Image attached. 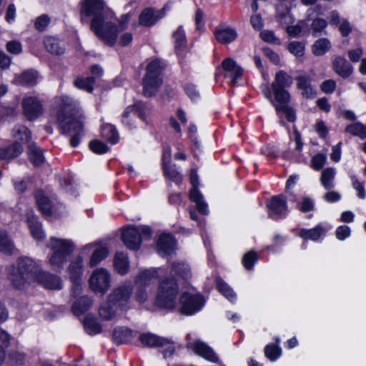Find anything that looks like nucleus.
<instances>
[{
	"label": "nucleus",
	"mask_w": 366,
	"mask_h": 366,
	"mask_svg": "<svg viewBox=\"0 0 366 366\" xmlns=\"http://www.w3.org/2000/svg\"><path fill=\"white\" fill-rule=\"evenodd\" d=\"M35 197L39 209L42 214L45 217H50L54 212L51 200L42 191H37Z\"/></svg>",
	"instance_id": "obj_25"
},
{
	"label": "nucleus",
	"mask_w": 366,
	"mask_h": 366,
	"mask_svg": "<svg viewBox=\"0 0 366 366\" xmlns=\"http://www.w3.org/2000/svg\"><path fill=\"white\" fill-rule=\"evenodd\" d=\"M92 305V300L88 296H83L74 302L71 310L76 315H81L86 312Z\"/></svg>",
	"instance_id": "obj_32"
},
{
	"label": "nucleus",
	"mask_w": 366,
	"mask_h": 366,
	"mask_svg": "<svg viewBox=\"0 0 366 366\" xmlns=\"http://www.w3.org/2000/svg\"><path fill=\"white\" fill-rule=\"evenodd\" d=\"M351 179L354 189L358 192V197L361 199H365L366 194L364 186L358 181L356 177L353 176Z\"/></svg>",
	"instance_id": "obj_61"
},
{
	"label": "nucleus",
	"mask_w": 366,
	"mask_h": 366,
	"mask_svg": "<svg viewBox=\"0 0 366 366\" xmlns=\"http://www.w3.org/2000/svg\"><path fill=\"white\" fill-rule=\"evenodd\" d=\"M178 285L174 278H165L159 282L158 293L155 300L157 306L172 310L176 305Z\"/></svg>",
	"instance_id": "obj_6"
},
{
	"label": "nucleus",
	"mask_w": 366,
	"mask_h": 366,
	"mask_svg": "<svg viewBox=\"0 0 366 366\" xmlns=\"http://www.w3.org/2000/svg\"><path fill=\"white\" fill-rule=\"evenodd\" d=\"M30 159L35 166H40L44 162L43 152L35 143L31 142L28 146Z\"/></svg>",
	"instance_id": "obj_36"
},
{
	"label": "nucleus",
	"mask_w": 366,
	"mask_h": 366,
	"mask_svg": "<svg viewBox=\"0 0 366 366\" xmlns=\"http://www.w3.org/2000/svg\"><path fill=\"white\" fill-rule=\"evenodd\" d=\"M147 109L145 104L138 102L134 105L129 106L124 110L122 114V123L127 126L129 129L132 128V124L128 120L130 113L137 112L142 119H145V113L144 111Z\"/></svg>",
	"instance_id": "obj_27"
},
{
	"label": "nucleus",
	"mask_w": 366,
	"mask_h": 366,
	"mask_svg": "<svg viewBox=\"0 0 366 366\" xmlns=\"http://www.w3.org/2000/svg\"><path fill=\"white\" fill-rule=\"evenodd\" d=\"M27 223L31 234L34 239L41 240L44 238L45 235L41 224L37 220V217L33 212L27 214Z\"/></svg>",
	"instance_id": "obj_26"
},
{
	"label": "nucleus",
	"mask_w": 366,
	"mask_h": 366,
	"mask_svg": "<svg viewBox=\"0 0 366 366\" xmlns=\"http://www.w3.org/2000/svg\"><path fill=\"white\" fill-rule=\"evenodd\" d=\"M161 18L162 16L159 14V11L148 8L142 11L139 15V20L140 24L150 26L154 25Z\"/></svg>",
	"instance_id": "obj_28"
},
{
	"label": "nucleus",
	"mask_w": 366,
	"mask_h": 366,
	"mask_svg": "<svg viewBox=\"0 0 366 366\" xmlns=\"http://www.w3.org/2000/svg\"><path fill=\"white\" fill-rule=\"evenodd\" d=\"M163 171L164 175L166 178L169 179L171 181H173L175 183H179L182 180V177L180 173L176 169L175 165H171L170 164H167V165H164Z\"/></svg>",
	"instance_id": "obj_48"
},
{
	"label": "nucleus",
	"mask_w": 366,
	"mask_h": 366,
	"mask_svg": "<svg viewBox=\"0 0 366 366\" xmlns=\"http://www.w3.org/2000/svg\"><path fill=\"white\" fill-rule=\"evenodd\" d=\"M261 39L268 43L280 45V39L274 35L272 31L264 30L260 33Z\"/></svg>",
	"instance_id": "obj_58"
},
{
	"label": "nucleus",
	"mask_w": 366,
	"mask_h": 366,
	"mask_svg": "<svg viewBox=\"0 0 366 366\" xmlns=\"http://www.w3.org/2000/svg\"><path fill=\"white\" fill-rule=\"evenodd\" d=\"M132 291V286L130 283H125L116 287L108 296L110 304L118 309L124 310L131 297Z\"/></svg>",
	"instance_id": "obj_9"
},
{
	"label": "nucleus",
	"mask_w": 366,
	"mask_h": 366,
	"mask_svg": "<svg viewBox=\"0 0 366 366\" xmlns=\"http://www.w3.org/2000/svg\"><path fill=\"white\" fill-rule=\"evenodd\" d=\"M24 149L19 142H14L7 147L0 148V160H11L19 157Z\"/></svg>",
	"instance_id": "obj_24"
},
{
	"label": "nucleus",
	"mask_w": 366,
	"mask_h": 366,
	"mask_svg": "<svg viewBox=\"0 0 366 366\" xmlns=\"http://www.w3.org/2000/svg\"><path fill=\"white\" fill-rule=\"evenodd\" d=\"M324 228L321 225H317L313 229H302L300 232V236L304 239L317 240L324 233Z\"/></svg>",
	"instance_id": "obj_40"
},
{
	"label": "nucleus",
	"mask_w": 366,
	"mask_h": 366,
	"mask_svg": "<svg viewBox=\"0 0 366 366\" xmlns=\"http://www.w3.org/2000/svg\"><path fill=\"white\" fill-rule=\"evenodd\" d=\"M114 264L115 269L119 274H126L129 267V260L127 255L124 252H117L114 257Z\"/></svg>",
	"instance_id": "obj_38"
},
{
	"label": "nucleus",
	"mask_w": 366,
	"mask_h": 366,
	"mask_svg": "<svg viewBox=\"0 0 366 366\" xmlns=\"http://www.w3.org/2000/svg\"><path fill=\"white\" fill-rule=\"evenodd\" d=\"M46 49L51 54L60 55L64 53V49L59 46L57 39L51 36H47L44 39Z\"/></svg>",
	"instance_id": "obj_44"
},
{
	"label": "nucleus",
	"mask_w": 366,
	"mask_h": 366,
	"mask_svg": "<svg viewBox=\"0 0 366 366\" xmlns=\"http://www.w3.org/2000/svg\"><path fill=\"white\" fill-rule=\"evenodd\" d=\"M84 326L86 332L90 335H97L101 332V326L97 320L91 317H86L84 322Z\"/></svg>",
	"instance_id": "obj_50"
},
{
	"label": "nucleus",
	"mask_w": 366,
	"mask_h": 366,
	"mask_svg": "<svg viewBox=\"0 0 366 366\" xmlns=\"http://www.w3.org/2000/svg\"><path fill=\"white\" fill-rule=\"evenodd\" d=\"M264 355L269 360L274 361L280 356L281 349L277 345H267L264 348Z\"/></svg>",
	"instance_id": "obj_51"
},
{
	"label": "nucleus",
	"mask_w": 366,
	"mask_h": 366,
	"mask_svg": "<svg viewBox=\"0 0 366 366\" xmlns=\"http://www.w3.org/2000/svg\"><path fill=\"white\" fill-rule=\"evenodd\" d=\"M35 282L48 290H60L62 288V281L59 276L43 271L41 269H40Z\"/></svg>",
	"instance_id": "obj_15"
},
{
	"label": "nucleus",
	"mask_w": 366,
	"mask_h": 366,
	"mask_svg": "<svg viewBox=\"0 0 366 366\" xmlns=\"http://www.w3.org/2000/svg\"><path fill=\"white\" fill-rule=\"evenodd\" d=\"M345 132L365 139H366V124L364 125L360 122L351 124L346 127Z\"/></svg>",
	"instance_id": "obj_45"
},
{
	"label": "nucleus",
	"mask_w": 366,
	"mask_h": 366,
	"mask_svg": "<svg viewBox=\"0 0 366 366\" xmlns=\"http://www.w3.org/2000/svg\"><path fill=\"white\" fill-rule=\"evenodd\" d=\"M81 15L82 21L85 17H92L90 27L98 38L109 46L115 44L118 35L117 27L108 20L102 0H84Z\"/></svg>",
	"instance_id": "obj_2"
},
{
	"label": "nucleus",
	"mask_w": 366,
	"mask_h": 366,
	"mask_svg": "<svg viewBox=\"0 0 366 366\" xmlns=\"http://www.w3.org/2000/svg\"><path fill=\"white\" fill-rule=\"evenodd\" d=\"M109 251L105 247H98L93 252L89 260V266L93 267L98 264L102 260L105 259L108 255Z\"/></svg>",
	"instance_id": "obj_46"
},
{
	"label": "nucleus",
	"mask_w": 366,
	"mask_h": 366,
	"mask_svg": "<svg viewBox=\"0 0 366 366\" xmlns=\"http://www.w3.org/2000/svg\"><path fill=\"white\" fill-rule=\"evenodd\" d=\"M38 76L39 75L36 71L28 69L19 75H16L13 81L16 84L33 86L36 84Z\"/></svg>",
	"instance_id": "obj_21"
},
{
	"label": "nucleus",
	"mask_w": 366,
	"mask_h": 366,
	"mask_svg": "<svg viewBox=\"0 0 366 366\" xmlns=\"http://www.w3.org/2000/svg\"><path fill=\"white\" fill-rule=\"evenodd\" d=\"M50 17L46 14H42L37 17L34 22V27L39 31H43L50 23Z\"/></svg>",
	"instance_id": "obj_57"
},
{
	"label": "nucleus",
	"mask_w": 366,
	"mask_h": 366,
	"mask_svg": "<svg viewBox=\"0 0 366 366\" xmlns=\"http://www.w3.org/2000/svg\"><path fill=\"white\" fill-rule=\"evenodd\" d=\"M170 273L187 280L191 277V271L189 265L184 262L175 261L172 263Z\"/></svg>",
	"instance_id": "obj_31"
},
{
	"label": "nucleus",
	"mask_w": 366,
	"mask_h": 366,
	"mask_svg": "<svg viewBox=\"0 0 366 366\" xmlns=\"http://www.w3.org/2000/svg\"><path fill=\"white\" fill-rule=\"evenodd\" d=\"M190 182L192 188L189 192V198L191 201L196 204L197 209L202 214H207V205L203 199L202 194L198 190L199 178L197 169H192L190 172Z\"/></svg>",
	"instance_id": "obj_11"
},
{
	"label": "nucleus",
	"mask_w": 366,
	"mask_h": 366,
	"mask_svg": "<svg viewBox=\"0 0 366 366\" xmlns=\"http://www.w3.org/2000/svg\"><path fill=\"white\" fill-rule=\"evenodd\" d=\"M16 251L14 242L7 232L0 228V252L6 255H11Z\"/></svg>",
	"instance_id": "obj_29"
},
{
	"label": "nucleus",
	"mask_w": 366,
	"mask_h": 366,
	"mask_svg": "<svg viewBox=\"0 0 366 366\" xmlns=\"http://www.w3.org/2000/svg\"><path fill=\"white\" fill-rule=\"evenodd\" d=\"M336 81L333 79H328L324 81L321 85V90L325 94H332L336 89Z\"/></svg>",
	"instance_id": "obj_59"
},
{
	"label": "nucleus",
	"mask_w": 366,
	"mask_h": 366,
	"mask_svg": "<svg viewBox=\"0 0 366 366\" xmlns=\"http://www.w3.org/2000/svg\"><path fill=\"white\" fill-rule=\"evenodd\" d=\"M113 337L117 343H126L132 340V331L127 327H118L114 329Z\"/></svg>",
	"instance_id": "obj_37"
},
{
	"label": "nucleus",
	"mask_w": 366,
	"mask_h": 366,
	"mask_svg": "<svg viewBox=\"0 0 366 366\" xmlns=\"http://www.w3.org/2000/svg\"><path fill=\"white\" fill-rule=\"evenodd\" d=\"M347 54L351 61L358 62L363 54V51L361 48L351 49L347 51Z\"/></svg>",
	"instance_id": "obj_63"
},
{
	"label": "nucleus",
	"mask_w": 366,
	"mask_h": 366,
	"mask_svg": "<svg viewBox=\"0 0 366 366\" xmlns=\"http://www.w3.org/2000/svg\"><path fill=\"white\" fill-rule=\"evenodd\" d=\"M89 283L92 291L103 295L110 287V275L104 268L97 269L92 272Z\"/></svg>",
	"instance_id": "obj_10"
},
{
	"label": "nucleus",
	"mask_w": 366,
	"mask_h": 366,
	"mask_svg": "<svg viewBox=\"0 0 366 366\" xmlns=\"http://www.w3.org/2000/svg\"><path fill=\"white\" fill-rule=\"evenodd\" d=\"M257 259V254L254 251H250L244 255L242 258V264L247 269L250 270Z\"/></svg>",
	"instance_id": "obj_54"
},
{
	"label": "nucleus",
	"mask_w": 366,
	"mask_h": 366,
	"mask_svg": "<svg viewBox=\"0 0 366 366\" xmlns=\"http://www.w3.org/2000/svg\"><path fill=\"white\" fill-rule=\"evenodd\" d=\"M292 83V76L285 71L281 70L276 74L274 80L272 84V89L275 101L290 100V94L286 89L289 88Z\"/></svg>",
	"instance_id": "obj_7"
},
{
	"label": "nucleus",
	"mask_w": 366,
	"mask_h": 366,
	"mask_svg": "<svg viewBox=\"0 0 366 366\" xmlns=\"http://www.w3.org/2000/svg\"><path fill=\"white\" fill-rule=\"evenodd\" d=\"M335 174V169L332 167H327L322 172L320 182L325 189L330 190L334 187L333 182Z\"/></svg>",
	"instance_id": "obj_34"
},
{
	"label": "nucleus",
	"mask_w": 366,
	"mask_h": 366,
	"mask_svg": "<svg viewBox=\"0 0 366 366\" xmlns=\"http://www.w3.org/2000/svg\"><path fill=\"white\" fill-rule=\"evenodd\" d=\"M300 209L302 212H308L314 209V204L311 199L305 197L300 206Z\"/></svg>",
	"instance_id": "obj_64"
},
{
	"label": "nucleus",
	"mask_w": 366,
	"mask_h": 366,
	"mask_svg": "<svg viewBox=\"0 0 366 366\" xmlns=\"http://www.w3.org/2000/svg\"><path fill=\"white\" fill-rule=\"evenodd\" d=\"M159 275V269L151 268L140 272L136 278L135 282L137 287L149 285L154 280H157Z\"/></svg>",
	"instance_id": "obj_23"
},
{
	"label": "nucleus",
	"mask_w": 366,
	"mask_h": 366,
	"mask_svg": "<svg viewBox=\"0 0 366 366\" xmlns=\"http://www.w3.org/2000/svg\"><path fill=\"white\" fill-rule=\"evenodd\" d=\"M122 240L128 249L138 250L142 243L140 230L137 227L125 228L122 233Z\"/></svg>",
	"instance_id": "obj_14"
},
{
	"label": "nucleus",
	"mask_w": 366,
	"mask_h": 366,
	"mask_svg": "<svg viewBox=\"0 0 366 366\" xmlns=\"http://www.w3.org/2000/svg\"><path fill=\"white\" fill-rule=\"evenodd\" d=\"M61 99L56 121L61 133L70 137V145L76 147L84 135L85 116L79 104L73 99L64 96Z\"/></svg>",
	"instance_id": "obj_1"
},
{
	"label": "nucleus",
	"mask_w": 366,
	"mask_h": 366,
	"mask_svg": "<svg viewBox=\"0 0 366 366\" xmlns=\"http://www.w3.org/2000/svg\"><path fill=\"white\" fill-rule=\"evenodd\" d=\"M287 49L293 55L300 57L305 54V44L300 41H292L287 46Z\"/></svg>",
	"instance_id": "obj_52"
},
{
	"label": "nucleus",
	"mask_w": 366,
	"mask_h": 366,
	"mask_svg": "<svg viewBox=\"0 0 366 366\" xmlns=\"http://www.w3.org/2000/svg\"><path fill=\"white\" fill-rule=\"evenodd\" d=\"M181 312L186 315H192L199 311L205 303L200 294L184 292L180 297Z\"/></svg>",
	"instance_id": "obj_8"
},
{
	"label": "nucleus",
	"mask_w": 366,
	"mask_h": 366,
	"mask_svg": "<svg viewBox=\"0 0 366 366\" xmlns=\"http://www.w3.org/2000/svg\"><path fill=\"white\" fill-rule=\"evenodd\" d=\"M12 137L15 142L29 143L31 132L24 125H16L12 130Z\"/></svg>",
	"instance_id": "obj_33"
},
{
	"label": "nucleus",
	"mask_w": 366,
	"mask_h": 366,
	"mask_svg": "<svg viewBox=\"0 0 366 366\" xmlns=\"http://www.w3.org/2000/svg\"><path fill=\"white\" fill-rule=\"evenodd\" d=\"M222 66L225 71L224 76L231 78V84L234 86L237 79L242 76L243 69L231 58L224 59L222 63Z\"/></svg>",
	"instance_id": "obj_17"
},
{
	"label": "nucleus",
	"mask_w": 366,
	"mask_h": 366,
	"mask_svg": "<svg viewBox=\"0 0 366 366\" xmlns=\"http://www.w3.org/2000/svg\"><path fill=\"white\" fill-rule=\"evenodd\" d=\"M139 340L144 346L148 347H163L164 345L168 343V338L151 332L141 334Z\"/></svg>",
	"instance_id": "obj_20"
},
{
	"label": "nucleus",
	"mask_w": 366,
	"mask_h": 366,
	"mask_svg": "<svg viewBox=\"0 0 366 366\" xmlns=\"http://www.w3.org/2000/svg\"><path fill=\"white\" fill-rule=\"evenodd\" d=\"M49 247L52 251L49 257V264L52 267L59 269H62L68 257L71 255L75 249L72 241L56 237L50 239Z\"/></svg>",
	"instance_id": "obj_5"
},
{
	"label": "nucleus",
	"mask_w": 366,
	"mask_h": 366,
	"mask_svg": "<svg viewBox=\"0 0 366 366\" xmlns=\"http://www.w3.org/2000/svg\"><path fill=\"white\" fill-rule=\"evenodd\" d=\"M269 217L272 219L284 217L287 214L286 199L282 195L273 196L267 202Z\"/></svg>",
	"instance_id": "obj_13"
},
{
	"label": "nucleus",
	"mask_w": 366,
	"mask_h": 366,
	"mask_svg": "<svg viewBox=\"0 0 366 366\" xmlns=\"http://www.w3.org/2000/svg\"><path fill=\"white\" fill-rule=\"evenodd\" d=\"M326 155L322 153H318L312 158L311 167L315 170L319 171L324 167V165L326 163Z\"/></svg>",
	"instance_id": "obj_55"
},
{
	"label": "nucleus",
	"mask_w": 366,
	"mask_h": 366,
	"mask_svg": "<svg viewBox=\"0 0 366 366\" xmlns=\"http://www.w3.org/2000/svg\"><path fill=\"white\" fill-rule=\"evenodd\" d=\"M117 310L118 308L113 306L112 304H110L108 300L105 304L99 307V314L102 319L109 320L115 317Z\"/></svg>",
	"instance_id": "obj_47"
},
{
	"label": "nucleus",
	"mask_w": 366,
	"mask_h": 366,
	"mask_svg": "<svg viewBox=\"0 0 366 366\" xmlns=\"http://www.w3.org/2000/svg\"><path fill=\"white\" fill-rule=\"evenodd\" d=\"M40 269L34 259L28 257H20L16 260V264L7 268V276L12 285L21 290L26 284L35 282Z\"/></svg>",
	"instance_id": "obj_3"
},
{
	"label": "nucleus",
	"mask_w": 366,
	"mask_h": 366,
	"mask_svg": "<svg viewBox=\"0 0 366 366\" xmlns=\"http://www.w3.org/2000/svg\"><path fill=\"white\" fill-rule=\"evenodd\" d=\"M216 39L221 44H229L237 36V31L231 27H217L214 31Z\"/></svg>",
	"instance_id": "obj_22"
},
{
	"label": "nucleus",
	"mask_w": 366,
	"mask_h": 366,
	"mask_svg": "<svg viewBox=\"0 0 366 366\" xmlns=\"http://www.w3.org/2000/svg\"><path fill=\"white\" fill-rule=\"evenodd\" d=\"M89 148L93 152L99 154L106 153L109 149L104 142L97 139L90 142Z\"/></svg>",
	"instance_id": "obj_56"
},
{
	"label": "nucleus",
	"mask_w": 366,
	"mask_h": 366,
	"mask_svg": "<svg viewBox=\"0 0 366 366\" xmlns=\"http://www.w3.org/2000/svg\"><path fill=\"white\" fill-rule=\"evenodd\" d=\"M165 66L164 61L159 59L152 60L147 65L146 74L142 79V93L146 97H152L158 92L162 84V72Z\"/></svg>",
	"instance_id": "obj_4"
},
{
	"label": "nucleus",
	"mask_w": 366,
	"mask_h": 366,
	"mask_svg": "<svg viewBox=\"0 0 366 366\" xmlns=\"http://www.w3.org/2000/svg\"><path fill=\"white\" fill-rule=\"evenodd\" d=\"M327 26V22L325 19L322 18H315L310 25V29L312 31L313 36H315L317 33L322 32Z\"/></svg>",
	"instance_id": "obj_53"
},
{
	"label": "nucleus",
	"mask_w": 366,
	"mask_h": 366,
	"mask_svg": "<svg viewBox=\"0 0 366 366\" xmlns=\"http://www.w3.org/2000/svg\"><path fill=\"white\" fill-rule=\"evenodd\" d=\"M21 105L23 114L29 121L36 119L43 112L42 104L36 97H24L22 99Z\"/></svg>",
	"instance_id": "obj_12"
},
{
	"label": "nucleus",
	"mask_w": 366,
	"mask_h": 366,
	"mask_svg": "<svg viewBox=\"0 0 366 366\" xmlns=\"http://www.w3.org/2000/svg\"><path fill=\"white\" fill-rule=\"evenodd\" d=\"M275 109L277 112H282L285 114L287 119L290 122H294L296 119L295 110L291 108L288 103L290 100H277Z\"/></svg>",
	"instance_id": "obj_35"
},
{
	"label": "nucleus",
	"mask_w": 366,
	"mask_h": 366,
	"mask_svg": "<svg viewBox=\"0 0 366 366\" xmlns=\"http://www.w3.org/2000/svg\"><path fill=\"white\" fill-rule=\"evenodd\" d=\"M10 335L4 330L0 328V349L4 350L9 345Z\"/></svg>",
	"instance_id": "obj_62"
},
{
	"label": "nucleus",
	"mask_w": 366,
	"mask_h": 366,
	"mask_svg": "<svg viewBox=\"0 0 366 366\" xmlns=\"http://www.w3.org/2000/svg\"><path fill=\"white\" fill-rule=\"evenodd\" d=\"M94 76H88L86 78L84 77H78L74 81V84L76 87L84 89L88 92H92L94 89Z\"/></svg>",
	"instance_id": "obj_49"
},
{
	"label": "nucleus",
	"mask_w": 366,
	"mask_h": 366,
	"mask_svg": "<svg viewBox=\"0 0 366 366\" xmlns=\"http://www.w3.org/2000/svg\"><path fill=\"white\" fill-rule=\"evenodd\" d=\"M102 137L112 144H116L118 142V133L116 128L109 124H104L101 130Z\"/></svg>",
	"instance_id": "obj_41"
},
{
	"label": "nucleus",
	"mask_w": 366,
	"mask_h": 366,
	"mask_svg": "<svg viewBox=\"0 0 366 366\" xmlns=\"http://www.w3.org/2000/svg\"><path fill=\"white\" fill-rule=\"evenodd\" d=\"M83 258L77 256L69 264L68 273L71 280H81Z\"/></svg>",
	"instance_id": "obj_30"
},
{
	"label": "nucleus",
	"mask_w": 366,
	"mask_h": 366,
	"mask_svg": "<svg viewBox=\"0 0 366 366\" xmlns=\"http://www.w3.org/2000/svg\"><path fill=\"white\" fill-rule=\"evenodd\" d=\"M331 48L330 41L326 38L317 40L312 46V53L315 56H322Z\"/></svg>",
	"instance_id": "obj_43"
},
{
	"label": "nucleus",
	"mask_w": 366,
	"mask_h": 366,
	"mask_svg": "<svg viewBox=\"0 0 366 366\" xmlns=\"http://www.w3.org/2000/svg\"><path fill=\"white\" fill-rule=\"evenodd\" d=\"M173 39L174 40V46L177 54H179L182 49L187 46V39L185 32L182 26H179L176 31L173 34Z\"/></svg>",
	"instance_id": "obj_39"
},
{
	"label": "nucleus",
	"mask_w": 366,
	"mask_h": 366,
	"mask_svg": "<svg viewBox=\"0 0 366 366\" xmlns=\"http://www.w3.org/2000/svg\"><path fill=\"white\" fill-rule=\"evenodd\" d=\"M297 86L301 90V94L307 99H313L316 96V90L311 85V77L304 73L296 76Z\"/></svg>",
	"instance_id": "obj_18"
},
{
	"label": "nucleus",
	"mask_w": 366,
	"mask_h": 366,
	"mask_svg": "<svg viewBox=\"0 0 366 366\" xmlns=\"http://www.w3.org/2000/svg\"><path fill=\"white\" fill-rule=\"evenodd\" d=\"M335 234L338 239L343 240L350 235V229L347 225L340 226L337 228Z\"/></svg>",
	"instance_id": "obj_60"
},
{
	"label": "nucleus",
	"mask_w": 366,
	"mask_h": 366,
	"mask_svg": "<svg viewBox=\"0 0 366 366\" xmlns=\"http://www.w3.org/2000/svg\"><path fill=\"white\" fill-rule=\"evenodd\" d=\"M333 71L342 79L349 78L353 73L352 65L343 56H335L332 60Z\"/></svg>",
	"instance_id": "obj_16"
},
{
	"label": "nucleus",
	"mask_w": 366,
	"mask_h": 366,
	"mask_svg": "<svg viewBox=\"0 0 366 366\" xmlns=\"http://www.w3.org/2000/svg\"><path fill=\"white\" fill-rule=\"evenodd\" d=\"M217 288L229 301L233 302L236 299V294L233 290L221 278L216 280Z\"/></svg>",
	"instance_id": "obj_42"
},
{
	"label": "nucleus",
	"mask_w": 366,
	"mask_h": 366,
	"mask_svg": "<svg viewBox=\"0 0 366 366\" xmlns=\"http://www.w3.org/2000/svg\"><path fill=\"white\" fill-rule=\"evenodd\" d=\"M175 241L173 237L169 234H162L157 243L158 253L162 256L172 254L174 249Z\"/></svg>",
	"instance_id": "obj_19"
}]
</instances>
